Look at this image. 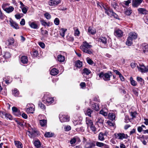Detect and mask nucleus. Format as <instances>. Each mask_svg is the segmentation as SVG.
<instances>
[{
	"label": "nucleus",
	"mask_w": 148,
	"mask_h": 148,
	"mask_svg": "<svg viewBox=\"0 0 148 148\" xmlns=\"http://www.w3.org/2000/svg\"><path fill=\"white\" fill-rule=\"evenodd\" d=\"M92 46L86 41L83 42L82 44L80 46V49L84 53L91 54L92 53V50L91 49Z\"/></svg>",
	"instance_id": "obj_1"
},
{
	"label": "nucleus",
	"mask_w": 148,
	"mask_h": 148,
	"mask_svg": "<svg viewBox=\"0 0 148 148\" xmlns=\"http://www.w3.org/2000/svg\"><path fill=\"white\" fill-rule=\"evenodd\" d=\"M98 75L100 78H103L105 81H109L110 80V78L112 74L111 72L105 73H104L103 72L98 74Z\"/></svg>",
	"instance_id": "obj_2"
},
{
	"label": "nucleus",
	"mask_w": 148,
	"mask_h": 148,
	"mask_svg": "<svg viewBox=\"0 0 148 148\" xmlns=\"http://www.w3.org/2000/svg\"><path fill=\"white\" fill-rule=\"evenodd\" d=\"M60 0H51L48 1V4L51 6H55L61 3Z\"/></svg>",
	"instance_id": "obj_3"
},
{
	"label": "nucleus",
	"mask_w": 148,
	"mask_h": 148,
	"mask_svg": "<svg viewBox=\"0 0 148 148\" xmlns=\"http://www.w3.org/2000/svg\"><path fill=\"white\" fill-rule=\"evenodd\" d=\"M105 10V13H106L109 16L111 15L113 16L114 18L118 19L119 18L118 15L115 13L113 12V10H107L106 9L104 8Z\"/></svg>",
	"instance_id": "obj_4"
},
{
	"label": "nucleus",
	"mask_w": 148,
	"mask_h": 148,
	"mask_svg": "<svg viewBox=\"0 0 148 148\" xmlns=\"http://www.w3.org/2000/svg\"><path fill=\"white\" fill-rule=\"evenodd\" d=\"M115 134L116 138L122 140L124 138H127L128 137L127 134L122 133H119Z\"/></svg>",
	"instance_id": "obj_5"
},
{
	"label": "nucleus",
	"mask_w": 148,
	"mask_h": 148,
	"mask_svg": "<svg viewBox=\"0 0 148 148\" xmlns=\"http://www.w3.org/2000/svg\"><path fill=\"white\" fill-rule=\"evenodd\" d=\"M123 32L121 30L119 29H115L114 34L116 37H121L123 36Z\"/></svg>",
	"instance_id": "obj_6"
},
{
	"label": "nucleus",
	"mask_w": 148,
	"mask_h": 148,
	"mask_svg": "<svg viewBox=\"0 0 148 148\" xmlns=\"http://www.w3.org/2000/svg\"><path fill=\"white\" fill-rule=\"evenodd\" d=\"M59 118L60 121L62 122H68L69 120V117L65 115L60 114Z\"/></svg>",
	"instance_id": "obj_7"
},
{
	"label": "nucleus",
	"mask_w": 148,
	"mask_h": 148,
	"mask_svg": "<svg viewBox=\"0 0 148 148\" xmlns=\"http://www.w3.org/2000/svg\"><path fill=\"white\" fill-rule=\"evenodd\" d=\"M12 111L15 115L18 116H21V113L20 110L18 109L17 108L14 107L12 108Z\"/></svg>",
	"instance_id": "obj_8"
},
{
	"label": "nucleus",
	"mask_w": 148,
	"mask_h": 148,
	"mask_svg": "<svg viewBox=\"0 0 148 148\" xmlns=\"http://www.w3.org/2000/svg\"><path fill=\"white\" fill-rule=\"evenodd\" d=\"M84 143L85 144V148H92L93 147L95 146V143L91 142H86L85 143L84 141Z\"/></svg>",
	"instance_id": "obj_9"
},
{
	"label": "nucleus",
	"mask_w": 148,
	"mask_h": 148,
	"mask_svg": "<svg viewBox=\"0 0 148 148\" xmlns=\"http://www.w3.org/2000/svg\"><path fill=\"white\" fill-rule=\"evenodd\" d=\"M143 0H133L132 5L134 7H137L142 2Z\"/></svg>",
	"instance_id": "obj_10"
},
{
	"label": "nucleus",
	"mask_w": 148,
	"mask_h": 148,
	"mask_svg": "<svg viewBox=\"0 0 148 148\" xmlns=\"http://www.w3.org/2000/svg\"><path fill=\"white\" fill-rule=\"evenodd\" d=\"M10 25L11 27L16 29L19 28L18 24L16 22L13 21L11 19L9 21Z\"/></svg>",
	"instance_id": "obj_11"
},
{
	"label": "nucleus",
	"mask_w": 148,
	"mask_h": 148,
	"mask_svg": "<svg viewBox=\"0 0 148 148\" xmlns=\"http://www.w3.org/2000/svg\"><path fill=\"white\" fill-rule=\"evenodd\" d=\"M137 67L138 70L141 73H145V66L143 64H139L137 66Z\"/></svg>",
	"instance_id": "obj_12"
},
{
	"label": "nucleus",
	"mask_w": 148,
	"mask_h": 148,
	"mask_svg": "<svg viewBox=\"0 0 148 148\" xmlns=\"http://www.w3.org/2000/svg\"><path fill=\"white\" fill-rule=\"evenodd\" d=\"M27 132L29 133L28 135L29 136L30 138H32L34 134L36 132V131L33 128H29Z\"/></svg>",
	"instance_id": "obj_13"
},
{
	"label": "nucleus",
	"mask_w": 148,
	"mask_h": 148,
	"mask_svg": "<svg viewBox=\"0 0 148 148\" xmlns=\"http://www.w3.org/2000/svg\"><path fill=\"white\" fill-rule=\"evenodd\" d=\"M29 107V104L27 105L26 108V110L28 113H33L34 110V108L31 107Z\"/></svg>",
	"instance_id": "obj_14"
},
{
	"label": "nucleus",
	"mask_w": 148,
	"mask_h": 148,
	"mask_svg": "<svg viewBox=\"0 0 148 148\" xmlns=\"http://www.w3.org/2000/svg\"><path fill=\"white\" fill-rule=\"evenodd\" d=\"M4 5L2 6L3 9L8 13H10L12 12L14 10V8L12 6H10L8 8H6L4 9Z\"/></svg>",
	"instance_id": "obj_15"
},
{
	"label": "nucleus",
	"mask_w": 148,
	"mask_h": 148,
	"mask_svg": "<svg viewBox=\"0 0 148 148\" xmlns=\"http://www.w3.org/2000/svg\"><path fill=\"white\" fill-rule=\"evenodd\" d=\"M128 37H130L132 40L135 39L137 38V34L134 32H131L129 33Z\"/></svg>",
	"instance_id": "obj_16"
},
{
	"label": "nucleus",
	"mask_w": 148,
	"mask_h": 148,
	"mask_svg": "<svg viewBox=\"0 0 148 148\" xmlns=\"http://www.w3.org/2000/svg\"><path fill=\"white\" fill-rule=\"evenodd\" d=\"M86 123L87 125L88 128L93 125L92 121L89 119V118H86Z\"/></svg>",
	"instance_id": "obj_17"
},
{
	"label": "nucleus",
	"mask_w": 148,
	"mask_h": 148,
	"mask_svg": "<svg viewBox=\"0 0 148 148\" xmlns=\"http://www.w3.org/2000/svg\"><path fill=\"white\" fill-rule=\"evenodd\" d=\"M14 143L16 146L18 148H22V144L20 141H14Z\"/></svg>",
	"instance_id": "obj_18"
},
{
	"label": "nucleus",
	"mask_w": 148,
	"mask_h": 148,
	"mask_svg": "<svg viewBox=\"0 0 148 148\" xmlns=\"http://www.w3.org/2000/svg\"><path fill=\"white\" fill-rule=\"evenodd\" d=\"M57 58L58 61L61 62H63L65 60V57L61 54L58 55Z\"/></svg>",
	"instance_id": "obj_19"
},
{
	"label": "nucleus",
	"mask_w": 148,
	"mask_h": 148,
	"mask_svg": "<svg viewBox=\"0 0 148 148\" xmlns=\"http://www.w3.org/2000/svg\"><path fill=\"white\" fill-rule=\"evenodd\" d=\"M29 25L32 28L34 29H37L38 27V26L36 22L30 23L29 24Z\"/></svg>",
	"instance_id": "obj_20"
},
{
	"label": "nucleus",
	"mask_w": 148,
	"mask_h": 148,
	"mask_svg": "<svg viewBox=\"0 0 148 148\" xmlns=\"http://www.w3.org/2000/svg\"><path fill=\"white\" fill-rule=\"evenodd\" d=\"M88 32L90 34H94L96 33V30L95 29L90 27L88 28Z\"/></svg>",
	"instance_id": "obj_21"
},
{
	"label": "nucleus",
	"mask_w": 148,
	"mask_h": 148,
	"mask_svg": "<svg viewBox=\"0 0 148 148\" xmlns=\"http://www.w3.org/2000/svg\"><path fill=\"white\" fill-rule=\"evenodd\" d=\"M58 71L55 68L52 69L50 72V74L52 75H56L58 74Z\"/></svg>",
	"instance_id": "obj_22"
},
{
	"label": "nucleus",
	"mask_w": 148,
	"mask_h": 148,
	"mask_svg": "<svg viewBox=\"0 0 148 148\" xmlns=\"http://www.w3.org/2000/svg\"><path fill=\"white\" fill-rule=\"evenodd\" d=\"M34 144L37 148H40L42 147L41 146V143L38 140L35 141L34 143Z\"/></svg>",
	"instance_id": "obj_23"
},
{
	"label": "nucleus",
	"mask_w": 148,
	"mask_h": 148,
	"mask_svg": "<svg viewBox=\"0 0 148 148\" xmlns=\"http://www.w3.org/2000/svg\"><path fill=\"white\" fill-rule=\"evenodd\" d=\"M21 62L23 64H26L28 62L27 57L26 56H22L21 58Z\"/></svg>",
	"instance_id": "obj_24"
},
{
	"label": "nucleus",
	"mask_w": 148,
	"mask_h": 148,
	"mask_svg": "<svg viewBox=\"0 0 148 148\" xmlns=\"http://www.w3.org/2000/svg\"><path fill=\"white\" fill-rule=\"evenodd\" d=\"M125 14L127 15L130 16L132 12V10L130 8L125 10Z\"/></svg>",
	"instance_id": "obj_25"
},
{
	"label": "nucleus",
	"mask_w": 148,
	"mask_h": 148,
	"mask_svg": "<svg viewBox=\"0 0 148 148\" xmlns=\"http://www.w3.org/2000/svg\"><path fill=\"white\" fill-rule=\"evenodd\" d=\"M91 107L95 111H97L99 110V106L96 103H93L92 104Z\"/></svg>",
	"instance_id": "obj_26"
},
{
	"label": "nucleus",
	"mask_w": 148,
	"mask_h": 148,
	"mask_svg": "<svg viewBox=\"0 0 148 148\" xmlns=\"http://www.w3.org/2000/svg\"><path fill=\"white\" fill-rule=\"evenodd\" d=\"M108 117L110 119L113 120L115 119L116 116L113 113H110L108 114Z\"/></svg>",
	"instance_id": "obj_27"
},
{
	"label": "nucleus",
	"mask_w": 148,
	"mask_h": 148,
	"mask_svg": "<svg viewBox=\"0 0 148 148\" xmlns=\"http://www.w3.org/2000/svg\"><path fill=\"white\" fill-rule=\"evenodd\" d=\"M40 125L42 127H45L47 125V121L45 120H39Z\"/></svg>",
	"instance_id": "obj_28"
},
{
	"label": "nucleus",
	"mask_w": 148,
	"mask_h": 148,
	"mask_svg": "<svg viewBox=\"0 0 148 148\" xmlns=\"http://www.w3.org/2000/svg\"><path fill=\"white\" fill-rule=\"evenodd\" d=\"M107 123L108 125L111 126L112 128L114 129L115 127V125L114 122H112L110 121H107Z\"/></svg>",
	"instance_id": "obj_29"
},
{
	"label": "nucleus",
	"mask_w": 148,
	"mask_h": 148,
	"mask_svg": "<svg viewBox=\"0 0 148 148\" xmlns=\"http://www.w3.org/2000/svg\"><path fill=\"white\" fill-rule=\"evenodd\" d=\"M14 39L12 38L9 39L6 42V44L8 45H12L14 43Z\"/></svg>",
	"instance_id": "obj_30"
},
{
	"label": "nucleus",
	"mask_w": 148,
	"mask_h": 148,
	"mask_svg": "<svg viewBox=\"0 0 148 148\" xmlns=\"http://www.w3.org/2000/svg\"><path fill=\"white\" fill-rule=\"evenodd\" d=\"M143 51L144 53L148 51V45L147 44L142 45Z\"/></svg>",
	"instance_id": "obj_31"
},
{
	"label": "nucleus",
	"mask_w": 148,
	"mask_h": 148,
	"mask_svg": "<svg viewBox=\"0 0 148 148\" xmlns=\"http://www.w3.org/2000/svg\"><path fill=\"white\" fill-rule=\"evenodd\" d=\"M104 134L103 132H100L98 138L101 141H103L104 140L105 138L104 137Z\"/></svg>",
	"instance_id": "obj_32"
},
{
	"label": "nucleus",
	"mask_w": 148,
	"mask_h": 148,
	"mask_svg": "<svg viewBox=\"0 0 148 148\" xmlns=\"http://www.w3.org/2000/svg\"><path fill=\"white\" fill-rule=\"evenodd\" d=\"M132 39H131L130 37H128L126 42V44L129 46H131L132 44Z\"/></svg>",
	"instance_id": "obj_33"
},
{
	"label": "nucleus",
	"mask_w": 148,
	"mask_h": 148,
	"mask_svg": "<svg viewBox=\"0 0 148 148\" xmlns=\"http://www.w3.org/2000/svg\"><path fill=\"white\" fill-rule=\"evenodd\" d=\"M40 23L41 24L44 26H49L50 23L49 22L47 23L44 20H42L40 21Z\"/></svg>",
	"instance_id": "obj_34"
},
{
	"label": "nucleus",
	"mask_w": 148,
	"mask_h": 148,
	"mask_svg": "<svg viewBox=\"0 0 148 148\" xmlns=\"http://www.w3.org/2000/svg\"><path fill=\"white\" fill-rule=\"evenodd\" d=\"M75 65L78 68L81 67L82 65V62H81L80 60H78L76 61L75 62Z\"/></svg>",
	"instance_id": "obj_35"
},
{
	"label": "nucleus",
	"mask_w": 148,
	"mask_h": 148,
	"mask_svg": "<svg viewBox=\"0 0 148 148\" xmlns=\"http://www.w3.org/2000/svg\"><path fill=\"white\" fill-rule=\"evenodd\" d=\"M138 10L140 13L143 14H146L147 12V11H146L144 8H139L138 9Z\"/></svg>",
	"instance_id": "obj_36"
},
{
	"label": "nucleus",
	"mask_w": 148,
	"mask_h": 148,
	"mask_svg": "<svg viewBox=\"0 0 148 148\" xmlns=\"http://www.w3.org/2000/svg\"><path fill=\"white\" fill-rule=\"evenodd\" d=\"M83 71V73L86 75H88L91 73L90 71L87 68H85Z\"/></svg>",
	"instance_id": "obj_37"
},
{
	"label": "nucleus",
	"mask_w": 148,
	"mask_h": 148,
	"mask_svg": "<svg viewBox=\"0 0 148 148\" xmlns=\"http://www.w3.org/2000/svg\"><path fill=\"white\" fill-rule=\"evenodd\" d=\"M99 40L104 44L107 43V39L105 37H100Z\"/></svg>",
	"instance_id": "obj_38"
},
{
	"label": "nucleus",
	"mask_w": 148,
	"mask_h": 148,
	"mask_svg": "<svg viewBox=\"0 0 148 148\" xmlns=\"http://www.w3.org/2000/svg\"><path fill=\"white\" fill-rule=\"evenodd\" d=\"M137 80L141 84H144V81L141 77H137Z\"/></svg>",
	"instance_id": "obj_39"
},
{
	"label": "nucleus",
	"mask_w": 148,
	"mask_h": 148,
	"mask_svg": "<svg viewBox=\"0 0 148 148\" xmlns=\"http://www.w3.org/2000/svg\"><path fill=\"white\" fill-rule=\"evenodd\" d=\"M74 29L75 30L74 35L75 36H79L80 34V32L78 29L76 27H74Z\"/></svg>",
	"instance_id": "obj_40"
},
{
	"label": "nucleus",
	"mask_w": 148,
	"mask_h": 148,
	"mask_svg": "<svg viewBox=\"0 0 148 148\" xmlns=\"http://www.w3.org/2000/svg\"><path fill=\"white\" fill-rule=\"evenodd\" d=\"M11 57L10 53L9 52H5L3 55V57L5 59L9 58Z\"/></svg>",
	"instance_id": "obj_41"
},
{
	"label": "nucleus",
	"mask_w": 148,
	"mask_h": 148,
	"mask_svg": "<svg viewBox=\"0 0 148 148\" xmlns=\"http://www.w3.org/2000/svg\"><path fill=\"white\" fill-rule=\"evenodd\" d=\"M131 81V84L133 86H135L137 84V82L134 80L133 79L132 77H131L130 79Z\"/></svg>",
	"instance_id": "obj_42"
},
{
	"label": "nucleus",
	"mask_w": 148,
	"mask_h": 148,
	"mask_svg": "<svg viewBox=\"0 0 148 148\" xmlns=\"http://www.w3.org/2000/svg\"><path fill=\"white\" fill-rule=\"evenodd\" d=\"M13 95L15 96H17L19 95V92L16 89H14L12 91Z\"/></svg>",
	"instance_id": "obj_43"
},
{
	"label": "nucleus",
	"mask_w": 148,
	"mask_h": 148,
	"mask_svg": "<svg viewBox=\"0 0 148 148\" xmlns=\"http://www.w3.org/2000/svg\"><path fill=\"white\" fill-rule=\"evenodd\" d=\"M46 101L48 103V104H51L53 102V101H54V100L53 99V98H52L48 97L46 99Z\"/></svg>",
	"instance_id": "obj_44"
},
{
	"label": "nucleus",
	"mask_w": 148,
	"mask_h": 148,
	"mask_svg": "<svg viewBox=\"0 0 148 148\" xmlns=\"http://www.w3.org/2000/svg\"><path fill=\"white\" fill-rule=\"evenodd\" d=\"M44 16L48 20L50 19L51 18L50 14L48 12H46L44 14Z\"/></svg>",
	"instance_id": "obj_45"
},
{
	"label": "nucleus",
	"mask_w": 148,
	"mask_h": 148,
	"mask_svg": "<svg viewBox=\"0 0 148 148\" xmlns=\"http://www.w3.org/2000/svg\"><path fill=\"white\" fill-rule=\"evenodd\" d=\"M87 62L90 65H92L94 63V62L89 58L87 57L86 59Z\"/></svg>",
	"instance_id": "obj_46"
},
{
	"label": "nucleus",
	"mask_w": 148,
	"mask_h": 148,
	"mask_svg": "<svg viewBox=\"0 0 148 148\" xmlns=\"http://www.w3.org/2000/svg\"><path fill=\"white\" fill-rule=\"evenodd\" d=\"M53 134L50 132H47L45 134L44 136L45 137H50L53 136Z\"/></svg>",
	"instance_id": "obj_47"
},
{
	"label": "nucleus",
	"mask_w": 148,
	"mask_h": 148,
	"mask_svg": "<svg viewBox=\"0 0 148 148\" xmlns=\"http://www.w3.org/2000/svg\"><path fill=\"white\" fill-rule=\"evenodd\" d=\"M66 29H62L61 30L60 34L62 37H64V36L65 33L66 31Z\"/></svg>",
	"instance_id": "obj_48"
},
{
	"label": "nucleus",
	"mask_w": 148,
	"mask_h": 148,
	"mask_svg": "<svg viewBox=\"0 0 148 148\" xmlns=\"http://www.w3.org/2000/svg\"><path fill=\"white\" fill-rule=\"evenodd\" d=\"M31 54L33 55V57H36L38 55V52L36 50L33 51L32 53H31Z\"/></svg>",
	"instance_id": "obj_49"
},
{
	"label": "nucleus",
	"mask_w": 148,
	"mask_h": 148,
	"mask_svg": "<svg viewBox=\"0 0 148 148\" xmlns=\"http://www.w3.org/2000/svg\"><path fill=\"white\" fill-rule=\"evenodd\" d=\"M92 110L89 109H88L87 111H86V114L88 116L90 117H91V114L92 113Z\"/></svg>",
	"instance_id": "obj_50"
},
{
	"label": "nucleus",
	"mask_w": 148,
	"mask_h": 148,
	"mask_svg": "<svg viewBox=\"0 0 148 148\" xmlns=\"http://www.w3.org/2000/svg\"><path fill=\"white\" fill-rule=\"evenodd\" d=\"M104 143H102L101 142H97L96 143V145L99 147H103V146L104 145Z\"/></svg>",
	"instance_id": "obj_51"
},
{
	"label": "nucleus",
	"mask_w": 148,
	"mask_h": 148,
	"mask_svg": "<svg viewBox=\"0 0 148 148\" xmlns=\"http://www.w3.org/2000/svg\"><path fill=\"white\" fill-rule=\"evenodd\" d=\"M22 9V12L24 14H26L27 11V9L25 7H20Z\"/></svg>",
	"instance_id": "obj_52"
},
{
	"label": "nucleus",
	"mask_w": 148,
	"mask_h": 148,
	"mask_svg": "<svg viewBox=\"0 0 148 148\" xmlns=\"http://www.w3.org/2000/svg\"><path fill=\"white\" fill-rule=\"evenodd\" d=\"M76 141V138H73L71 139L70 141V143L71 144L73 145L75 144Z\"/></svg>",
	"instance_id": "obj_53"
},
{
	"label": "nucleus",
	"mask_w": 148,
	"mask_h": 148,
	"mask_svg": "<svg viewBox=\"0 0 148 148\" xmlns=\"http://www.w3.org/2000/svg\"><path fill=\"white\" fill-rule=\"evenodd\" d=\"M99 113L105 116H107L108 114L107 112L104 111L103 110H101L100 111Z\"/></svg>",
	"instance_id": "obj_54"
},
{
	"label": "nucleus",
	"mask_w": 148,
	"mask_h": 148,
	"mask_svg": "<svg viewBox=\"0 0 148 148\" xmlns=\"http://www.w3.org/2000/svg\"><path fill=\"white\" fill-rule=\"evenodd\" d=\"M5 117L7 118H8L9 119H10V120L12 119V116L11 115H10V114H7V113H5Z\"/></svg>",
	"instance_id": "obj_55"
},
{
	"label": "nucleus",
	"mask_w": 148,
	"mask_h": 148,
	"mask_svg": "<svg viewBox=\"0 0 148 148\" xmlns=\"http://www.w3.org/2000/svg\"><path fill=\"white\" fill-rule=\"evenodd\" d=\"M97 122L100 124H103V123L104 120L101 118H98L97 119Z\"/></svg>",
	"instance_id": "obj_56"
},
{
	"label": "nucleus",
	"mask_w": 148,
	"mask_h": 148,
	"mask_svg": "<svg viewBox=\"0 0 148 148\" xmlns=\"http://www.w3.org/2000/svg\"><path fill=\"white\" fill-rule=\"evenodd\" d=\"M38 106L41 109H44L45 108V105L44 104H42L41 103H40L38 104Z\"/></svg>",
	"instance_id": "obj_57"
},
{
	"label": "nucleus",
	"mask_w": 148,
	"mask_h": 148,
	"mask_svg": "<svg viewBox=\"0 0 148 148\" xmlns=\"http://www.w3.org/2000/svg\"><path fill=\"white\" fill-rule=\"evenodd\" d=\"M89 127L90 128L91 130H92V132H94L96 131V128L93 124L91 126H90Z\"/></svg>",
	"instance_id": "obj_58"
},
{
	"label": "nucleus",
	"mask_w": 148,
	"mask_h": 148,
	"mask_svg": "<svg viewBox=\"0 0 148 148\" xmlns=\"http://www.w3.org/2000/svg\"><path fill=\"white\" fill-rule=\"evenodd\" d=\"M54 22L55 24L56 25H58L59 23V20L58 18H56L54 20Z\"/></svg>",
	"instance_id": "obj_59"
},
{
	"label": "nucleus",
	"mask_w": 148,
	"mask_h": 148,
	"mask_svg": "<svg viewBox=\"0 0 148 148\" xmlns=\"http://www.w3.org/2000/svg\"><path fill=\"white\" fill-rule=\"evenodd\" d=\"M130 114L131 116L132 117V119H133L136 117V113L135 112H130Z\"/></svg>",
	"instance_id": "obj_60"
},
{
	"label": "nucleus",
	"mask_w": 148,
	"mask_h": 148,
	"mask_svg": "<svg viewBox=\"0 0 148 148\" xmlns=\"http://www.w3.org/2000/svg\"><path fill=\"white\" fill-rule=\"evenodd\" d=\"M64 129L66 131H69L71 130V127L70 126H67L64 127Z\"/></svg>",
	"instance_id": "obj_61"
},
{
	"label": "nucleus",
	"mask_w": 148,
	"mask_h": 148,
	"mask_svg": "<svg viewBox=\"0 0 148 148\" xmlns=\"http://www.w3.org/2000/svg\"><path fill=\"white\" fill-rule=\"evenodd\" d=\"M5 113L3 111H0V116L2 118H3L5 116Z\"/></svg>",
	"instance_id": "obj_62"
},
{
	"label": "nucleus",
	"mask_w": 148,
	"mask_h": 148,
	"mask_svg": "<svg viewBox=\"0 0 148 148\" xmlns=\"http://www.w3.org/2000/svg\"><path fill=\"white\" fill-rule=\"evenodd\" d=\"M132 0H128L124 2V4L128 6L130 3H131Z\"/></svg>",
	"instance_id": "obj_63"
},
{
	"label": "nucleus",
	"mask_w": 148,
	"mask_h": 148,
	"mask_svg": "<svg viewBox=\"0 0 148 148\" xmlns=\"http://www.w3.org/2000/svg\"><path fill=\"white\" fill-rule=\"evenodd\" d=\"M42 33L43 35H48V32L46 30H42Z\"/></svg>",
	"instance_id": "obj_64"
}]
</instances>
